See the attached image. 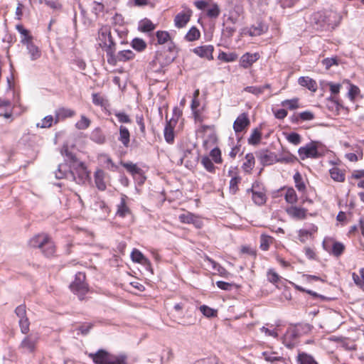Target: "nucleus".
Wrapping results in <instances>:
<instances>
[{
  "label": "nucleus",
  "mask_w": 364,
  "mask_h": 364,
  "mask_svg": "<svg viewBox=\"0 0 364 364\" xmlns=\"http://www.w3.org/2000/svg\"><path fill=\"white\" fill-rule=\"evenodd\" d=\"M62 154H65V161L69 163L70 171L68 172L70 178L79 185H84L90 181V171L85 164L79 161L75 154L68 150V146H64Z\"/></svg>",
  "instance_id": "nucleus-1"
},
{
  "label": "nucleus",
  "mask_w": 364,
  "mask_h": 364,
  "mask_svg": "<svg viewBox=\"0 0 364 364\" xmlns=\"http://www.w3.org/2000/svg\"><path fill=\"white\" fill-rule=\"evenodd\" d=\"M328 149L321 142L318 141H312L301 146L298 150V154L301 160L308 158L318 159L326 155Z\"/></svg>",
  "instance_id": "nucleus-2"
},
{
  "label": "nucleus",
  "mask_w": 364,
  "mask_h": 364,
  "mask_svg": "<svg viewBox=\"0 0 364 364\" xmlns=\"http://www.w3.org/2000/svg\"><path fill=\"white\" fill-rule=\"evenodd\" d=\"M341 16L334 11L317 13L313 16L314 23L322 29L334 28L341 23Z\"/></svg>",
  "instance_id": "nucleus-3"
},
{
  "label": "nucleus",
  "mask_w": 364,
  "mask_h": 364,
  "mask_svg": "<svg viewBox=\"0 0 364 364\" xmlns=\"http://www.w3.org/2000/svg\"><path fill=\"white\" fill-rule=\"evenodd\" d=\"M95 364H126L127 357L124 355H114L100 349L96 353H87Z\"/></svg>",
  "instance_id": "nucleus-4"
},
{
  "label": "nucleus",
  "mask_w": 364,
  "mask_h": 364,
  "mask_svg": "<svg viewBox=\"0 0 364 364\" xmlns=\"http://www.w3.org/2000/svg\"><path fill=\"white\" fill-rule=\"evenodd\" d=\"M177 53L176 47H161L156 51L155 62L161 67L166 66L173 61Z\"/></svg>",
  "instance_id": "nucleus-5"
},
{
  "label": "nucleus",
  "mask_w": 364,
  "mask_h": 364,
  "mask_svg": "<svg viewBox=\"0 0 364 364\" xmlns=\"http://www.w3.org/2000/svg\"><path fill=\"white\" fill-rule=\"evenodd\" d=\"M85 274L78 272L75 274L74 282L70 284V290L76 295L80 300L84 299L85 295L88 291L87 284L85 282Z\"/></svg>",
  "instance_id": "nucleus-6"
},
{
  "label": "nucleus",
  "mask_w": 364,
  "mask_h": 364,
  "mask_svg": "<svg viewBox=\"0 0 364 364\" xmlns=\"http://www.w3.org/2000/svg\"><path fill=\"white\" fill-rule=\"evenodd\" d=\"M38 342V337L31 333L21 341L18 348L22 353H33L36 350Z\"/></svg>",
  "instance_id": "nucleus-7"
},
{
  "label": "nucleus",
  "mask_w": 364,
  "mask_h": 364,
  "mask_svg": "<svg viewBox=\"0 0 364 364\" xmlns=\"http://www.w3.org/2000/svg\"><path fill=\"white\" fill-rule=\"evenodd\" d=\"M256 156L263 166L271 165L277 161L274 153L267 149L259 150L256 153Z\"/></svg>",
  "instance_id": "nucleus-8"
},
{
  "label": "nucleus",
  "mask_w": 364,
  "mask_h": 364,
  "mask_svg": "<svg viewBox=\"0 0 364 364\" xmlns=\"http://www.w3.org/2000/svg\"><path fill=\"white\" fill-rule=\"evenodd\" d=\"M99 44L98 46H115V43L112 41L110 29L108 26H102L99 31L98 34Z\"/></svg>",
  "instance_id": "nucleus-9"
},
{
  "label": "nucleus",
  "mask_w": 364,
  "mask_h": 364,
  "mask_svg": "<svg viewBox=\"0 0 364 364\" xmlns=\"http://www.w3.org/2000/svg\"><path fill=\"white\" fill-rule=\"evenodd\" d=\"M192 15V11L189 9H185L181 12L178 13L174 18V25L178 28H183L186 26L190 21Z\"/></svg>",
  "instance_id": "nucleus-10"
},
{
  "label": "nucleus",
  "mask_w": 364,
  "mask_h": 364,
  "mask_svg": "<svg viewBox=\"0 0 364 364\" xmlns=\"http://www.w3.org/2000/svg\"><path fill=\"white\" fill-rule=\"evenodd\" d=\"M250 121L247 113L240 114L233 123V129L236 134L242 132L249 127Z\"/></svg>",
  "instance_id": "nucleus-11"
},
{
  "label": "nucleus",
  "mask_w": 364,
  "mask_h": 364,
  "mask_svg": "<svg viewBox=\"0 0 364 364\" xmlns=\"http://www.w3.org/2000/svg\"><path fill=\"white\" fill-rule=\"evenodd\" d=\"M75 115V112L66 107H59L55 111V124L63 121L67 118H71Z\"/></svg>",
  "instance_id": "nucleus-12"
},
{
  "label": "nucleus",
  "mask_w": 364,
  "mask_h": 364,
  "mask_svg": "<svg viewBox=\"0 0 364 364\" xmlns=\"http://www.w3.org/2000/svg\"><path fill=\"white\" fill-rule=\"evenodd\" d=\"M179 220L183 223L193 224L198 228H200L202 224L196 215L189 212L181 214L179 215Z\"/></svg>",
  "instance_id": "nucleus-13"
},
{
  "label": "nucleus",
  "mask_w": 364,
  "mask_h": 364,
  "mask_svg": "<svg viewBox=\"0 0 364 364\" xmlns=\"http://www.w3.org/2000/svg\"><path fill=\"white\" fill-rule=\"evenodd\" d=\"M105 173L102 169H97L94 173L95 183L99 191H103L107 186L105 181Z\"/></svg>",
  "instance_id": "nucleus-14"
},
{
  "label": "nucleus",
  "mask_w": 364,
  "mask_h": 364,
  "mask_svg": "<svg viewBox=\"0 0 364 364\" xmlns=\"http://www.w3.org/2000/svg\"><path fill=\"white\" fill-rule=\"evenodd\" d=\"M48 235L44 233L38 234L30 239L28 244L30 247L34 248H42L48 240Z\"/></svg>",
  "instance_id": "nucleus-15"
},
{
  "label": "nucleus",
  "mask_w": 364,
  "mask_h": 364,
  "mask_svg": "<svg viewBox=\"0 0 364 364\" xmlns=\"http://www.w3.org/2000/svg\"><path fill=\"white\" fill-rule=\"evenodd\" d=\"M259 58V55L257 53L250 54L245 53L244 54L240 59V65L244 68H248L250 67L255 62H256Z\"/></svg>",
  "instance_id": "nucleus-16"
},
{
  "label": "nucleus",
  "mask_w": 364,
  "mask_h": 364,
  "mask_svg": "<svg viewBox=\"0 0 364 364\" xmlns=\"http://www.w3.org/2000/svg\"><path fill=\"white\" fill-rule=\"evenodd\" d=\"M118 141H120L124 147L128 148L130 144V132L129 129L121 125L119 129Z\"/></svg>",
  "instance_id": "nucleus-17"
},
{
  "label": "nucleus",
  "mask_w": 364,
  "mask_h": 364,
  "mask_svg": "<svg viewBox=\"0 0 364 364\" xmlns=\"http://www.w3.org/2000/svg\"><path fill=\"white\" fill-rule=\"evenodd\" d=\"M127 196L122 195L120 203L117 205L116 215L120 218H124L131 213V210L126 203Z\"/></svg>",
  "instance_id": "nucleus-18"
},
{
  "label": "nucleus",
  "mask_w": 364,
  "mask_h": 364,
  "mask_svg": "<svg viewBox=\"0 0 364 364\" xmlns=\"http://www.w3.org/2000/svg\"><path fill=\"white\" fill-rule=\"evenodd\" d=\"M287 212L291 217L299 220L305 219L306 217V210L303 208L291 206L287 209Z\"/></svg>",
  "instance_id": "nucleus-19"
},
{
  "label": "nucleus",
  "mask_w": 364,
  "mask_h": 364,
  "mask_svg": "<svg viewBox=\"0 0 364 364\" xmlns=\"http://www.w3.org/2000/svg\"><path fill=\"white\" fill-rule=\"evenodd\" d=\"M298 83L304 87H306L311 92H316L317 90V83L312 78L306 77H300L298 79Z\"/></svg>",
  "instance_id": "nucleus-20"
},
{
  "label": "nucleus",
  "mask_w": 364,
  "mask_h": 364,
  "mask_svg": "<svg viewBox=\"0 0 364 364\" xmlns=\"http://www.w3.org/2000/svg\"><path fill=\"white\" fill-rule=\"evenodd\" d=\"M174 126L175 124L172 123V119H170L166 122L164 130V139L168 144H173L174 141Z\"/></svg>",
  "instance_id": "nucleus-21"
},
{
  "label": "nucleus",
  "mask_w": 364,
  "mask_h": 364,
  "mask_svg": "<svg viewBox=\"0 0 364 364\" xmlns=\"http://www.w3.org/2000/svg\"><path fill=\"white\" fill-rule=\"evenodd\" d=\"M268 29V26L262 23H257V25L251 26L247 31L250 36H258L265 33Z\"/></svg>",
  "instance_id": "nucleus-22"
},
{
  "label": "nucleus",
  "mask_w": 364,
  "mask_h": 364,
  "mask_svg": "<svg viewBox=\"0 0 364 364\" xmlns=\"http://www.w3.org/2000/svg\"><path fill=\"white\" fill-rule=\"evenodd\" d=\"M193 51L201 58L213 59V47H195Z\"/></svg>",
  "instance_id": "nucleus-23"
},
{
  "label": "nucleus",
  "mask_w": 364,
  "mask_h": 364,
  "mask_svg": "<svg viewBox=\"0 0 364 364\" xmlns=\"http://www.w3.org/2000/svg\"><path fill=\"white\" fill-rule=\"evenodd\" d=\"M256 186L255 183H253L252 188L247 190V192H252V200L254 203L257 205H262L266 201V196L262 191H255V188Z\"/></svg>",
  "instance_id": "nucleus-24"
},
{
  "label": "nucleus",
  "mask_w": 364,
  "mask_h": 364,
  "mask_svg": "<svg viewBox=\"0 0 364 364\" xmlns=\"http://www.w3.org/2000/svg\"><path fill=\"white\" fill-rule=\"evenodd\" d=\"M42 253L47 257H52L55 253V246L50 237L43 245V247L41 248Z\"/></svg>",
  "instance_id": "nucleus-25"
},
{
  "label": "nucleus",
  "mask_w": 364,
  "mask_h": 364,
  "mask_svg": "<svg viewBox=\"0 0 364 364\" xmlns=\"http://www.w3.org/2000/svg\"><path fill=\"white\" fill-rule=\"evenodd\" d=\"M16 29L19 32L21 35V41L24 45H30L32 44V36L30 34V32L23 28L22 25H17Z\"/></svg>",
  "instance_id": "nucleus-26"
},
{
  "label": "nucleus",
  "mask_w": 364,
  "mask_h": 364,
  "mask_svg": "<svg viewBox=\"0 0 364 364\" xmlns=\"http://www.w3.org/2000/svg\"><path fill=\"white\" fill-rule=\"evenodd\" d=\"M90 139L94 142L98 144H103L106 141V136L104 134L102 130L97 127L95 128L90 134Z\"/></svg>",
  "instance_id": "nucleus-27"
},
{
  "label": "nucleus",
  "mask_w": 364,
  "mask_h": 364,
  "mask_svg": "<svg viewBox=\"0 0 364 364\" xmlns=\"http://www.w3.org/2000/svg\"><path fill=\"white\" fill-rule=\"evenodd\" d=\"M255 164V159L252 153L247 154L245 161L242 164V169L245 172L250 173Z\"/></svg>",
  "instance_id": "nucleus-28"
},
{
  "label": "nucleus",
  "mask_w": 364,
  "mask_h": 364,
  "mask_svg": "<svg viewBox=\"0 0 364 364\" xmlns=\"http://www.w3.org/2000/svg\"><path fill=\"white\" fill-rule=\"evenodd\" d=\"M261 139L262 132L258 128H255L252 130L247 141L249 144L256 146L259 144Z\"/></svg>",
  "instance_id": "nucleus-29"
},
{
  "label": "nucleus",
  "mask_w": 364,
  "mask_h": 364,
  "mask_svg": "<svg viewBox=\"0 0 364 364\" xmlns=\"http://www.w3.org/2000/svg\"><path fill=\"white\" fill-rule=\"evenodd\" d=\"M341 60L340 58L335 55L331 58H326L321 60V64L326 70H329L333 65H338Z\"/></svg>",
  "instance_id": "nucleus-30"
},
{
  "label": "nucleus",
  "mask_w": 364,
  "mask_h": 364,
  "mask_svg": "<svg viewBox=\"0 0 364 364\" xmlns=\"http://www.w3.org/2000/svg\"><path fill=\"white\" fill-rule=\"evenodd\" d=\"M297 362L299 364H318L311 355L306 353H299Z\"/></svg>",
  "instance_id": "nucleus-31"
},
{
  "label": "nucleus",
  "mask_w": 364,
  "mask_h": 364,
  "mask_svg": "<svg viewBox=\"0 0 364 364\" xmlns=\"http://www.w3.org/2000/svg\"><path fill=\"white\" fill-rule=\"evenodd\" d=\"M274 238L269 235L262 234L260 236V245L259 247L263 251L269 250V246L272 244Z\"/></svg>",
  "instance_id": "nucleus-32"
},
{
  "label": "nucleus",
  "mask_w": 364,
  "mask_h": 364,
  "mask_svg": "<svg viewBox=\"0 0 364 364\" xmlns=\"http://www.w3.org/2000/svg\"><path fill=\"white\" fill-rule=\"evenodd\" d=\"M122 165L133 176H134L135 175H141L142 173L141 168H139L136 166V164H133L132 162L122 163Z\"/></svg>",
  "instance_id": "nucleus-33"
},
{
  "label": "nucleus",
  "mask_w": 364,
  "mask_h": 364,
  "mask_svg": "<svg viewBox=\"0 0 364 364\" xmlns=\"http://www.w3.org/2000/svg\"><path fill=\"white\" fill-rule=\"evenodd\" d=\"M330 175L332 179L338 182H343L345 180V174L338 167H333L330 169Z\"/></svg>",
  "instance_id": "nucleus-34"
},
{
  "label": "nucleus",
  "mask_w": 364,
  "mask_h": 364,
  "mask_svg": "<svg viewBox=\"0 0 364 364\" xmlns=\"http://www.w3.org/2000/svg\"><path fill=\"white\" fill-rule=\"evenodd\" d=\"M220 14V9L218 5L215 3L210 2L207 9V16L209 18H217Z\"/></svg>",
  "instance_id": "nucleus-35"
},
{
  "label": "nucleus",
  "mask_w": 364,
  "mask_h": 364,
  "mask_svg": "<svg viewBox=\"0 0 364 364\" xmlns=\"http://www.w3.org/2000/svg\"><path fill=\"white\" fill-rule=\"evenodd\" d=\"M155 29V25L149 19L144 18L139 23V30L149 32Z\"/></svg>",
  "instance_id": "nucleus-36"
},
{
  "label": "nucleus",
  "mask_w": 364,
  "mask_h": 364,
  "mask_svg": "<svg viewBox=\"0 0 364 364\" xmlns=\"http://www.w3.org/2000/svg\"><path fill=\"white\" fill-rule=\"evenodd\" d=\"M132 259L140 264H146L149 262V260L146 257L144 256V255L138 250L134 249V250L131 253Z\"/></svg>",
  "instance_id": "nucleus-37"
},
{
  "label": "nucleus",
  "mask_w": 364,
  "mask_h": 364,
  "mask_svg": "<svg viewBox=\"0 0 364 364\" xmlns=\"http://www.w3.org/2000/svg\"><path fill=\"white\" fill-rule=\"evenodd\" d=\"M344 250L345 245L340 242L335 241L333 243L331 253L333 256L338 257L343 253Z\"/></svg>",
  "instance_id": "nucleus-38"
},
{
  "label": "nucleus",
  "mask_w": 364,
  "mask_h": 364,
  "mask_svg": "<svg viewBox=\"0 0 364 364\" xmlns=\"http://www.w3.org/2000/svg\"><path fill=\"white\" fill-rule=\"evenodd\" d=\"M200 163L207 171L210 173H215V166H214L213 163L212 162L209 156H202Z\"/></svg>",
  "instance_id": "nucleus-39"
},
{
  "label": "nucleus",
  "mask_w": 364,
  "mask_h": 364,
  "mask_svg": "<svg viewBox=\"0 0 364 364\" xmlns=\"http://www.w3.org/2000/svg\"><path fill=\"white\" fill-rule=\"evenodd\" d=\"M294 181L295 186L299 192L304 193L306 191V185L303 181V178L299 172H296L294 175Z\"/></svg>",
  "instance_id": "nucleus-40"
},
{
  "label": "nucleus",
  "mask_w": 364,
  "mask_h": 364,
  "mask_svg": "<svg viewBox=\"0 0 364 364\" xmlns=\"http://www.w3.org/2000/svg\"><path fill=\"white\" fill-rule=\"evenodd\" d=\"M92 103L97 106L105 107L108 105V101L99 93H93L92 95Z\"/></svg>",
  "instance_id": "nucleus-41"
},
{
  "label": "nucleus",
  "mask_w": 364,
  "mask_h": 364,
  "mask_svg": "<svg viewBox=\"0 0 364 364\" xmlns=\"http://www.w3.org/2000/svg\"><path fill=\"white\" fill-rule=\"evenodd\" d=\"M67 171V165L66 164H60L58 166V170L55 172V178L58 179L61 178H70V176L68 174Z\"/></svg>",
  "instance_id": "nucleus-42"
},
{
  "label": "nucleus",
  "mask_w": 364,
  "mask_h": 364,
  "mask_svg": "<svg viewBox=\"0 0 364 364\" xmlns=\"http://www.w3.org/2000/svg\"><path fill=\"white\" fill-rule=\"evenodd\" d=\"M200 312L208 318H213L217 316V310L212 309L206 305H202L200 306Z\"/></svg>",
  "instance_id": "nucleus-43"
},
{
  "label": "nucleus",
  "mask_w": 364,
  "mask_h": 364,
  "mask_svg": "<svg viewBox=\"0 0 364 364\" xmlns=\"http://www.w3.org/2000/svg\"><path fill=\"white\" fill-rule=\"evenodd\" d=\"M360 90L358 86L353 84H350L348 92V97L351 102H355L356 97L360 95Z\"/></svg>",
  "instance_id": "nucleus-44"
},
{
  "label": "nucleus",
  "mask_w": 364,
  "mask_h": 364,
  "mask_svg": "<svg viewBox=\"0 0 364 364\" xmlns=\"http://www.w3.org/2000/svg\"><path fill=\"white\" fill-rule=\"evenodd\" d=\"M134 53L130 50L119 51L117 55V60L119 61H126L134 58Z\"/></svg>",
  "instance_id": "nucleus-45"
},
{
  "label": "nucleus",
  "mask_w": 364,
  "mask_h": 364,
  "mask_svg": "<svg viewBox=\"0 0 364 364\" xmlns=\"http://www.w3.org/2000/svg\"><path fill=\"white\" fill-rule=\"evenodd\" d=\"M156 38L159 44H165L171 42V36L167 31H157Z\"/></svg>",
  "instance_id": "nucleus-46"
},
{
  "label": "nucleus",
  "mask_w": 364,
  "mask_h": 364,
  "mask_svg": "<svg viewBox=\"0 0 364 364\" xmlns=\"http://www.w3.org/2000/svg\"><path fill=\"white\" fill-rule=\"evenodd\" d=\"M90 120L87 117L82 115L80 119L75 124V127L77 129L84 130L90 127Z\"/></svg>",
  "instance_id": "nucleus-47"
},
{
  "label": "nucleus",
  "mask_w": 364,
  "mask_h": 364,
  "mask_svg": "<svg viewBox=\"0 0 364 364\" xmlns=\"http://www.w3.org/2000/svg\"><path fill=\"white\" fill-rule=\"evenodd\" d=\"M285 200L287 203L294 204L297 201V196L293 188H289L285 194Z\"/></svg>",
  "instance_id": "nucleus-48"
},
{
  "label": "nucleus",
  "mask_w": 364,
  "mask_h": 364,
  "mask_svg": "<svg viewBox=\"0 0 364 364\" xmlns=\"http://www.w3.org/2000/svg\"><path fill=\"white\" fill-rule=\"evenodd\" d=\"M18 325L21 332L23 334H27L30 330V321L28 317L20 318L18 320Z\"/></svg>",
  "instance_id": "nucleus-49"
},
{
  "label": "nucleus",
  "mask_w": 364,
  "mask_h": 364,
  "mask_svg": "<svg viewBox=\"0 0 364 364\" xmlns=\"http://www.w3.org/2000/svg\"><path fill=\"white\" fill-rule=\"evenodd\" d=\"M241 181L240 176H234L230 181L229 189L232 194H235L238 191V184Z\"/></svg>",
  "instance_id": "nucleus-50"
},
{
  "label": "nucleus",
  "mask_w": 364,
  "mask_h": 364,
  "mask_svg": "<svg viewBox=\"0 0 364 364\" xmlns=\"http://www.w3.org/2000/svg\"><path fill=\"white\" fill-rule=\"evenodd\" d=\"M53 122L55 123V117L48 115L41 120V123H38L37 126L41 128H49Z\"/></svg>",
  "instance_id": "nucleus-51"
},
{
  "label": "nucleus",
  "mask_w": 364,
  "mask_h": 364,
  "mask_svg": "<svg viewBox=\"0 0 364 364\" xmlns=\"http://www.w3.org/2000/svg\"><path fill=\"white\" fill-rule=\"evenodd\" d=\"M264 359L268 362H274L282 360V357L277 355L276 352H264L262 353Z\"/></svg>",
  "instance_id": "nucleus-52"
},
{
  "label": "nucleus",
  "mask_w": 364,
  "mask_h": 364,
  "mask_svg": "<svg viewBox=\"0 0 364 364\" xmlns=\"http://www.w3.org/2000/svg\"><path fill=\"white\" fill-rule=\"evenodd\" d=\"M281 105L283 107H287L291 110L295 109L299 107V100L297 98L285 100L282 102Z\"/></svg>",
  "instance_id": "nucleus-53"
},
{
  "label": "nucleus",
  "mask_w": 364,
  "mask_h": 364,
  "mask_svg": "<svg viewBox=\"0 0 364 364\" xmlns=\"http://www.w3.org/2000/svg\"><path fill=\"white\" fill-rule=\"evenodd\" d=\"M210 156L215 164H221L223 159L221 157V151L219 148L216 147L213 149L210 152Z\"/></svg>",
  "instance_id": "nucleus-54"
},
{
  "label": "nucleus",
  "mask_w": 364,
  "mask_h": 364,
  "mask_svg": "<svg viewBox=\"0 0 364 364\" xmlns=\"http://www.w3.org/2000/svg\"><path fill=\"white\" fill-rule=\"evenodd\" d=\"M199 37L200 31L196 27H192L186 35V38L188 41H193L198 39Z\"/></svg>",
  "instance_id": "nucleus-55"
},
{
  "label": "nucleus",
  "mask_w": 364,
  "mask_h": 364,
  "mask_svg": "<svg viewBox=\"0 0 364 364\" xmlns=\"http://www.w3.org/2000/svg\"><path fill=\"white\" fill-rule=\"evenodd\" d=\"M27 50L32 60L38 59L41 55V51L38 47H27Z\"/></svg>",
  "instance_id": "nucleus-56"
},
{
  "label": "nucleus",
  "mask_w": 364,
  "mask_h": 364,
  "mask_svg": "<svg viewBox=\"0 0 364 364\" xmlns=\"http://www.w3.org/2000/svg\"><path fill=\"white\" fill-rule=\"evenodd\" d=\"M288 141L294 145H298L301 141V136L296 132H291L287 136Z\"/></svg>",
  "instance_id": "nucleus-57"
},
{
  "label": "nucleus",
  "mask_w": 364,
  "mask_h": 364,
  "mask_svg": "<svg viewBox=\"0 0 364 364\" xmlns=\"http://www.w3.org/2000/svg\"><path fill=\"white\" fill-rule=\"evenodd\" d=\"M299 118L304 121H309L313 119L314 118V115L312 112L309 111H304L299 113L298 117H295V119L292 118V122H297Z\"/></svg>",
  "instance_id": "nucleus-58"
},
{
  "label": "nucleus",
  "mask_w": 364,
  "mask_h": 364,
  "mask_svg": "<svg viewBox=\"0 0 364 364\" xmlns=\"http://www.w3.org/2000/svg\"><path fill=\"white\" fill-rule=\"evenodd\" d=\"M114 115L120 123H131L132 120L128 114L123 112H117Z\"/></svg>",
  "instance_id": "nucleus-59"
},
{
  "label": "nucleus",
  "mask_w": 364,
  "mask_h": 364,
  "mask_svg": "<svg viewBox=\"0 0 364 364\" xmlns=\"http://www.w3.org/2000/svg\"><path fill=\"white\" fill-rule=\"evenodd\" d=\"M15 314L19 318V319L27 317L26 305L21 304L18 306L15 309Z\"/></svg>",
  "instance_id": "nucleus-60"
},
{
  "label": "nucleus",
  "mask_w": 364,
  "mask_h": 364,
  "mask_svg": "<svg viewBox=\"0 0 364 364\" xmlns=\"http://www.w3.org/2000/svg\"><path fill=\"white\" fill-rule=\"evenodd\" d=\"M218 58L225 62H232L237 58V55L233 53L227 54L224 52H221Z\"/></svg>",
  "instance_id": "nucleus-61"
},
{
  "label": "nucleus",
  "mask_w": 364,
  "mask_h": 364,
  "mask_svg": "<svg viewBox=\"0 0 364 364\" xmlns=\"http://www.w3.org/2000/svg\"><path fill=\"white\" fill-rule=\"evenodd\" d=\"M244 91L257 96L262 94V88H261L260 86H247L244 88Z\"/></svg>",
  "instance_id": "nucleus-62"
},
{
  "label": "nucleus",
  "mask_w": 364,
  "mask_h": 364,
  "mask_svg": "<svg viewBox=\"0 0 364 364\" xmlns=\"http://www.w3.org/2000/svg\"><path fill=\"white\" fill-rule=\"evenodd\" d=\"M136 122L139 126L140 132L141 134H145L146 127L144 124V119L142 114L136 115Z\"/></svg>",
  "instance_id": "nucleus-63"
},
{
  "label": "nucleus",
  "mask_w": 364,
  "mask_h": 364,
  "mask_svg": "<svg viewBox=\"0 0 364 364\" xmlns=\"http://www.w3.org/2000/svg\"><path fill=\"white\" fill-rule=\"evenodd\" d=\"M327 85L329 87L331 93L332 95H338L340 92V89L341 87V84L340 83H333V82H328Z\"/></svg>",
  "instance_id": "nucleus-64"
}]
</instances>
